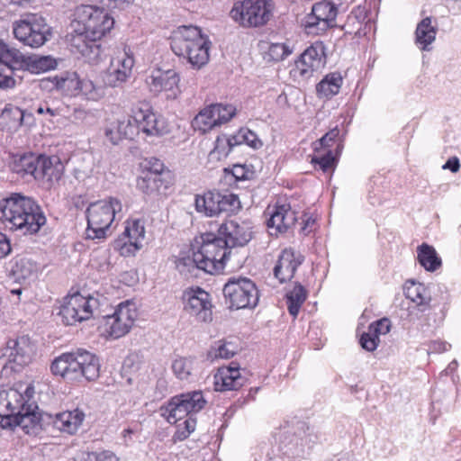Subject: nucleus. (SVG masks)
<instances>
[{
    "mask_svg": "<svg viewBox=\"0 0 461 461\" xmlns=\"http://www.w3.org/2000/svg\"><path fill=\"white\" fill-rule=\"evenodd\" d=\"M74 18L66 36L72 48L85 55L113 27L114 20L96 6L81 5L75 9Z\"/></svg>",
    "mask_w": 461,
    "mask_h": 461,
    "instance_id": "obj_1",
    "label": "nucleus"
},
{
    "mask_svg": "<svg viewBox=\"0 0 461 461\" xmlns=\"http://www.w3.org/2000/svg\"><path fill=\"white\" fill-rule=\"evenodd\" d=\"M0 221L11 230L34 234L46 223V217L34 200L14 193L0 201Z\"/></svg>",
    "mask_w": 461,
    "mask_h": 461,
    "instance_id": "obj_2",
    "label": "nucleus"
},
{
    "mask_svg": "<svg viewBox=\"0 0 461 461\" xmlns=\"http://www.w3.org/2000/svg\"><path fill=\"white\" fill-rule=\"evenodd\" d=\"M199 240H196V243L199 244L197 250L193 252L191 258H181L178 267L182 269L183 267L193 264L197 269L211 275L221 272L230 254L223 237L206 232L202 234Z\"/></svg>",
    "mask_w": 461,
    "mask_h": 461,
    "instance_id": "obj_3",
    "label": "nucleus"
},
{
    "mask_svg": "<svg viewBox=\"0 0 461 461\" xmlns=\"http://www.w3.org/2000/svg\"><path fill=\"white\" fill-rule=\"evenodd\" d=\"M99 370L97 357L84 349L63 353L50 365V371L54 375L68 381H79L83 377L87 381H94L99 377Z\"/></svg>",
    "mask_w": 461,
    "mask_h": 461,
    "instance_id": "obj_4",
    "label": "nucleus"
},
{
    "mask_svg": "<svg viewBox=\"0 0 461 461\" xmlns=\"http://www.w3.org/2000/svg\"><path fill=\"white\" fill-rule=\"evenodd\" d=\"M209 43L196 26H181L174 32L171 40L173 52L188 59L196 68L205 65L209 59Z\"/></svg>",
    "mask_w": 461,
    "mask_h": 461,
    "instance_id": "obj_5",
    "label": "nucleus"
},
{
    "mask_svg": "<svg viewBox=\"0 0 461 461\" xmlns=\"http://www.w3.org/2000/svg\"><path fill=\"white\" fill-rule=\"evenodd\" d=\"M121 211L122 203L116 198L92 203L86 209V237L91 240L105 238L116 214Z\"/></svg>",
    "mask_w": 461,
    "mask_h": 461,
    "instance_id": "obj_6",
    "label": "nucleus"
},
{
    "mask_svg": "<svg viewBox=\"0 0 461 461\" xmlns=\"http://www.w3.org/2000/svg\"><path fill=\"white\" fill-rule=\"evenodd\" d=\"M225 304L233 310L254 308L258 305V290L253 281L247 277H230L224 285Z\"/></svg>",
    "mask_w": 461,
    "mask_h": 461,
    "instance_id": "obj_7",
    "label": "nucleus"
},
{
    "mask_svg": "<svg viewBox=\"0 0 461 461\" xmlns=\"http://www.w3.org/2000/svg\"><path fill=\"white\" fill-rule=\"evenodd\" d=\"M273 10V0H243L235 4L230 15L243 26L258 27L270 20Z\"/></svg>",
    "mask_w": 461,
    "mask_h": 461,
    "instance_id": "obj_8",
    "label": "nucleus"
},
{
    "mask_svg": "<svg viewBox=\"0 0 461 461\" xmlns=\"http://www.w3.org/2000/svg\"><path fill=\"white\" fill-rule=\"evenodd\" d=\"M14 34L25 45L39 48L49 40L50 28L42 16L31 14L14 23Z\"/></svg>",
    "mask_w": 461,
    "mask_h": 461,
    "instance_id": "obj_9",
    "label": "nucleus"
},
{
    "mask_svg": "<svg viewBox=\"0 0 461 461\" xmlns=\"http://www.w3.org/2000/svg\"><path fill=\"white\" fill-rule=\"evenodd\" d=\"M96 305L97 300L94 297L74 294L65 297L58 315L65 325H74L90 319L93 315V308Z\"/></svg>",
    "mask_w": 461,
    "mask_h": 461,
    "instance_id": "obj_10",
    "label": "nucleus"
},
{
    "mask_svg": "<svg viewBox=\"0 0 461 461\" xmlns=\"http://www.w3.org/2000/svg\"><path fill=\"white\" fill-rule=\"evenodd\" d=\"M338 9L329 1H321L312 5L311 14L303 20V25L308 34L320 35L329 28L336 26Z\"/></svg>",
    "mask_w": 461,
    "mask_h": 461,
    "instance_id": "obj_11",
    "label": "nucleus"
},
{
    "mask_svg": "<svg viewBox=\"0 0 461 461\" xmlns=\"http://www.w3.org/2000/svg\"><path fill=\"white\" fill-rule=\"evenodd\" d=\"M35 354V346L28 336L9 339L3 348V357L14 371L29 365Z\"/></svg>",
    "mask_w": 461,
    "mask_h": 461,
    "instance_id": "obj_12",
    "label": "nucleus"
},
{
    "mask_svg": "<svg viewBox=\"0 0 461 461\" xmlns=\"http://www.w3.org/2000/svg\"><path fill=\"white\" fill-rule=\"evenodd\" d=\"M135 318L133 304L128 301L121 303L113 314L104 317V330L109 336L119 339L130 331Z\"/></svg>",
    "mask_w": 461,
    "mask_h": 461,
    "instance_id": "obj_13",
    "label": "nucleus"
},
{
    "mask_svg": "<svg viewBox=\"0 0 461 461\" xmlns=\"http://www.w3.org/2000/svg\"><path fill=\"white\" fill-rule=\"evenodd\" d=\"M184 310L197 321H212V302L210 294L200 287L188 288L183 294Z\"/></svg>",
    "mask_w": 461,
    "mask_h": 461,
    "instance_id": "obj_14",
    "label": "nucleus"
},
{
    "mask_svg": "<svg viewBox=\"0 0 461 461\" xmlns=\"http://www.w3.org/2000/svg\"><path fill=\"white\" fill-rule=\"evenodd\" d=\"M218 233L223 237L230 249L243 247L252 239V226L249 221L230 220L221 223Z\"/></svg>",
    "mask_w": 461,
    "mask_h": 461,
    "instance_id": "obj_15",
    "label": "nucleus"
},
{
    "mask_svg": "<svg viewBox=\"0 0 461 461\" xmlns=\"http://www.w3.org/2000/svg\"><path fill=\"white\" fill-rule=\"evenodd\" d=\"M179 76L173 69H155L146 77V84L150 92L167 93V98H175L178 94Z\"/></svg>",
    "mask_w": 461,
    "mask_h": 461,
    "instance_id": "obj_16",
    "label": "nucleus"
},
{
    "mask_svg": "<svg viewBox=\"0 0 461 461\" xmlns=\"http://www.w3.org/2000/svg\"><path fill=\"white\" fill-rule=\"evenodd\" d=\"M133 65L132 56L124 51L122 56L111 61L110 67L104 75V83L111 87L120 86L130 77Z\"/></svg>",
    "mask_w": 461,
    "mask_h": 461,
    "instance_id": "obj_17",
    "label": "nucleus"
},
{
    "mask_svg": "<svg viewBox=\"0 0 461 461\" xmlns=\"http://www.w3.org/2000/svg\"><path fill=\"white\" fill-rule=\"evenodd\" d=\"M37 411L38 406L34 402H32L31 405L18 415L1 420L0 424L4 429H14L19 426L26 433L33 432L37 426L42 427L41 421H43V417Z\"/></svg>",
    "mask_w": 461,
    "mask_h": 461,
    "instance_id": "obj_18",
    "label": "nucleus"
},
{
    "mask_svg": "<svg viewBox=\"0 0 461 461\" xmlns=\"http://www.w3.org/2000/svg\"><path fill=\"white\" fill-rule=\"evenodd\" d=\"M303 257L293 249H284L278 257L277 263L274 267V275L280 281L285 283L291 280L297 267L303 263Z\"/></svg>",
    "mask_w": 461,
    "mask_h": 461,
    "instance_id": "obj_19",
    "label": "nucleus"
},
{
    "mask_svg": "<svg viewBox=\"0 0 461 461\" xmlns=\"http://www.w3.org/2000/svg\"><path fill=\"white\" fill-rule=\"evenodd\" d=\"M245 384V378L240 375L237 363L231 362L229 366L218 369L214 375V387L216 391L238 390Z\"/></svg>",
    "mask_w": 461,
    "mask_h": 461,
    "instance_id": "obj_20",
    "label": "nucleus"
},
{
    "mask_svg": "<svg viewBox=\"0 0 461 461\" xmlns=\"http://www.w3.org/2000/svg\"><path fill=\"white\" fill-rule=\"evenodd\" d=\"M138 131L149 136L163 135L167 131L164 120L149 109H140L134 113Z\"/></svg>",
    "mask_w": 461,
    "mask_h": 461,
    "instance_id": "obj_21",
    "label": "nucleus"
},
{
    "mask_svg": "<svg viewBox=\"0 0 461 461\" xmlns=\"http://www.w3.org/2000/svg\"><path fill=\"white\" fill-rule=\"evenodd\" d=\"M297 221L296 212L288 204L276 207L267 221L269 229H276V232H286Z\"/></svg>",
    "mask_w": 461,
    "mask_h": 461,
    "instance_id": "obj_22",
    "label": "nucleus"
},
{
    "mask_svg": "<svg viewBox=\"0 0 461 461\" xmlns=\"http://www.w3.org/2000/svg\"><path fill=\"white\" fill-rule=\"evenodd\" d=\"M49 418L52 420V424L56 429L73 434L82 424L85 414L82 411L76 409L57 413L54 417L49 415Z\"/></svg>",
    "mask_w": 461,
    "mask_h": 461,
    "instance_id": "obj_23",
    "label": "nucleus"
},
{
    "mask_svg": "<svg viewBox=\"0 0 461 461\" xmlns=\"http://www.w3.org/2000/svg\"><path fill=\"white\" fill-rule=\"evenodd\" d=\"M32 391L31 387H27L25 394H23L17 389L7 388V401L5 402L6 417L16 416L32 404V402H30Z\"/></svg>",
    "mask_w": 461,
    "mask_h": 461,
    "instance_id": "obj_24",
    "label": "nucleus"
},
{
    "mask_svg": "<svg viewBox=\"0 0 461 461\" xmlns=\"http://www.w3.org/2000/svg\"><path fill=\"white\" fill-rule=\"evenodd\" d=\"M63 172L64 165L58 157H46L41 155L37 179H43L53 183L61 178Z\"/></svg>",
    "mask_w": 461,
    "mask_h": 461,
    "instance_id": "obj_25",
    "label": "nucleus"
},
{
    "mask_svg": "<svg viewBox=\"0 0 461 461\" xmlns=\"http://www.w3.org/2000/svg\"><path fill=\"white\" fill-rule=\"evenodd\" d=\"M137 188L148 196H155L167 189V183L158 173L144 172L137 179Z\"/></svg>",
    "mask_w": 461,
    "mask_h": 461,
    "instance_id": "obj_26",
    "label": "nucleus"
},
{
    "mask_svg": "<svg viewBox=\"0 0 461 461\" xmlns=\"http://www.w3.org/2000/svg\"><path fill=\"white\" fill-rule=\"evenodd\" d=\"M41 155L32 153L23 154L15 158L11 165L13 172L20 175L22 177L32 176L35 179L38 176Z\"/></svg>",
    "mask_w": 461,
    "mask_h": 461,
    "instance_id": "obj_27",
    "label": "nucleus"
},
{
    "mask_svg": "<svg viewBox=\"0 0 461 461\" xmlns=\"http://www.w3.org/2000/svg\"><path fill=\"white\" fill-rule=\"evenodd\" d=\"M23 63L21 71L28 70L31 73L40 74L54 68L57 66L56 60L50 56H30L26 57L22 53Z\"/></svg>",
    "mask_w": 461,
    "mask_h": 461,
    "instance_id": "obj_28",
    "label": "nucleus"
},
{
    "mask_svg": "<svg viewBox=\"0 0 461 461\" xmlns=\"http://www.w3.org/2000/svg\"><path fill=\"white\" fill-rule=\"evenodd\" d=\"M123 239L126 240L123 245L132 247V255L142 247L141 241L145 237V228L140 220H134L127 222L122 233Z\"/></svg>",
    "mask_w": 461,
    "mask_h": 461,
    "instance_id": "obj_29",
    "label": "nucleus"
},
{
    "mask_svg": "<svg viewBox=\"0 0 461 461\" xmlns=\"http://www.w3.org/2000/svg\"><path fill=\"white\" fill-rule=\"evenodd\" d=\"M437 28L431 24V17L422 19L415 31V41L422 50H429L430 45L436 40Z\"/></svg>",
    "mask_w": 461,
    "mask_h": 461,
    "instance_id": "obj_30",
    "label": "nucleus"
},
{
    "mask_svg": "<svg viewBox=\"0 0 461 461\" xmlns=\"http://www.w3.org/2000/svg\"><path fill=\"white\" fill-rule=\"evenodd\" d=\"M342 81V77L339 72H333L326 75L316 86L318 96L320 98L326 99L331 98L339 92Z\"/></svg>",
    "mask_w": 461,
    "mask_h": 461,
    "instance_id": "obj_31",
    "label": "nucleus"
},
{
    "mask_svg": "<svg viewBox=\"0 0 461 461\" xmlns=\"http://www.w3.org/2000/svg\"><path fill=\"white\" fill-rule=\"evenodd\" d=\"M219 192H207L203 195L195 196V209L198 212H203L206 216L219 214Z\"/></svg>",
    "mask_w": 461,
    "mask_h": 461,
    "instance_id": "obj_32",
    "label": "nucleus"
},
{
    "mask_svg": "<svg viewBox=\"0 0 461 461\" xmlns=\"http://www.w3.org/2000/svg\"><path fill=\"white\" fill-rule=\"evenodd\" d=\"M418 261L427 270L436 271L441 266V259L435 249L426 243L418 247Z\"/></svg>",
    "mask_w": 461,
    "mask_h": 461,
    "instance_id": "obj_33",
    "label": "nucleus"
},
{
    "mask_svg": "<svg viewBox=\"0 0 461 461\" xmlns=\"http://www.w3.org/2000/svg\"><path fill=\"white\" fill-rule=\"evenodd\" d=\"M116 136L112 137V143L118 144L122 139H133L139 134L138 123L132 117L118 120L116 122Z\"/></svg>",
    "mask_w": 461,
    "mask_h": 461,
    "instance_id": "obj_34",
    "label": "nucleus"
},
{
    "mask_svg": "<svg viewBox=\"0 0 461 461\" xmlns=\"http://www.w3.org/2000/svg\"><path fill=\"white\" fill-rule=\"evenodd\" d=\"M285 297L289 313L294 318H296L307 297L305 288L301 284H295L294 287L286 294Z\"/></svg>",
    "mask_w": 461,
    "mask_h": 461,
    "instance_id": "obj_35",
    "label": "nucleus"
},
{
    "mask_svg": "<svg viewBox=\"0 0 461 461\" xmlns=\"http://www.w3.org/2000/svg\"><path fill=\"white\" fill-rule=\"evenodd\" d=\"M56 87L67 95H77L81 80L77 73H66L64 76L55 77Z\"/></svg>",
    "mask_w": 461,
    "mask_h": 461,
    "instance_id": "obj_36",
    "label": "nucleus"
},
{
    "mask_svg": "<svg viewBox=\"0 0 461 461\" xmlns=\"http://www.w3.org/2000/svg\"><path fill=\"white\" fill-rule=\"evenodd\" d=\"M212 104L203 109L194 119L193 126L203 132L212 130L213 127L218 126L215 118Z\"/></svg>",
    "mask_w": 461,
    "mask_h": 461,
    "instance_id": "obj_37",
    "label": "nucleus"
},
{
    "mask_svg": "<svg viewBox=\"0 0 461 461\" xmlns=\"http://www.w3.org/2000/svg\"><path fill=\"white\" fill-rule=\"evenodd\" d=\"M301 56L316 70L325 64L324 47L321 42H316L308 47Z\"/></svg>",
    "mask_w": 461,
    "mask_h": 461,
    "instance_id": "obj_38",
    "label": "nucleus"
},
{
    "mask_svg": "<svg viewBox=\"0 0 461 461\" xmlns=\"http://www.w3.org/2000/svg\"><path fill=\"white\" fill-rule=\"evenodd\" d=\"M167 411H168L167 420L171 423H175L191 414L179 395L171 399Z\"/></svg>",
    "mask_w": 461,
    "mask_h": 461,
    "instance_id": "obj_39",
    "label": "nucleus"
},
{
    "mask_svg": "<svg viewBox=\"0 0 461 461\" xmlns=\"http://www.w3.org/2000/svg\"><path fill=\"white\" fill-rule=\"evenodd\" d=\"M305 439L300 435H294L290 439L285 438L283 441L284 453L293 457H300L305 452Z\"/></svg>",
    "mask_w": 461,
    "mask_h": 461,
    "instance_id": "obj_40",
    "label": "nucleus"
},
{
    "mask_svg": "<svg viewBox=\"0 0 461 461\" xmlns=\"http://www.w3.org/2000/svg\"><path fill=\"white\" fill-rule=\"evenodd\" d=\"M141 367V361L137 354L129 355L123 361L122 375L126 379L128 384H132L135 375Z\"/></svg>",
    "mask_w": 461,
    "mask_h": 461,
    "instance_id": "obj_41",
    "label": "nucleus"
},
{
    "mask_svg": "<svg viewBox=\"0 0 461 461\" xmlns=\"http://www.w3.org/2000/svg\"><path fill=\"white\" fill-rule=\"evenodd\" d=\"M179 396L191 414L200 411L206 404V401L201 391L188 392Z\"/></svg>",
    "mask_w": 461,
    "mask_h": 461,
    "instance_id": "obj_42",
    "label": "nucleus"
},
{
    "mask_svg": "<svg viewBox=\"0 0 461 461\" xmlns=\"http://www.w3.org/2000/svg\"><path fill=\"white\" fill-rule=\"evenodd\" d=\"M78 95H82L90 101H98L104 96L105 90L102 86H96L89 79H82Z\"/></svg>",
    "mask_w": 461,
    "mask_h": 461,
    "instance_id": "obj_43",
    "label": "nucleus"
},
{
    "mask_svg": "<svg viewBox=\"0 0 461 461\" xmlns=\"http://www.w3.org/2000/svg\"><path fill=\"white\" fill-rule=\"evenodd\" d=\"M20 68H14L12 62L3 63L0 66V89L12 88L15 85L16 73L20 72ZM21 78V76H18Z\"/></svg>",
    "mask_w": 461,
    "mask_h": 461,
    "instance_id": "obj_44",
    "label": "nucleus"
},
{
    "mask_svg": "<svg viewBox=\"0 0 461 461\" xmlns=\"http://www.w3.org/2000/svg\"><path fill=\"white\" fill-rule=\"evenodd\" d=\"M12 62L13 65L21 66L23 63L22 52L15 48L8 46L0 40V66L3 63Z\"/></svg>",
    "mask_w": 461,
    "mask_h": 461,
    "instance_id": "obj_45",
    "label": "nucleus"
},
{
    "mask_svg": "<svg viewBox=\"0 0 461 461\" xmlns=\"http://www.w3.org/2000/svg\"><path fill=\"white\" fill-rule=\"evenodd\" d=\"M23 120V112L17 106L6 105L0 115V121L9 124L10 127L21 125Z\"/></svg>",
    "mask_w": 461,
    "mask_h": 461,
    "instance_id": "obj_46",
    "label": "nucleus"
},
{
    "mask_svg": "<svg viewBox=\"0 0 461 461\" xmlns=\"http://www.w3.org/2000/svg\"><path fill=\"white\" fill-rule=\"evenodd\" d=\"M231 140L227 135L218 136L215 140L214 149L210 152V157L217 160H221L228 157L232 150Z\"/></svg>",
    "mask_w": 461,
    "mask_h": 461,
    "instance_id": "obj_47",
    "label": "nucleus"
},
{
    "mask_svg": "<svg viewBox=\"0 0 461 461\" xmlns=\"http://www.w3.org/2000/svg\"><path fill=\"white\" fill-rule=\"evenodd\" d=\"M219 213L236 212L240 208V202L238 195L231 193H220L219 197Z\"/></svg>",
    "mask_w": 461,
    "mask_h": 461,
    "instance_id": "obj_48",
    "label": "nucleus"
},
{
    "mask_svg": "<svg viewBox=\"0 0 461 461\" xmlns=\"http://www.w3.org/2000/svg\"><path fill=\"white\" fill-rule=\"evenodd\" d=\"M291 53L288 47L284 43H272L265 52L264 59L267 61H280Z\"/></svg>",
    "mask_w": 461,
    "mask_h": 461,
    "instance_id": "obj_49",
    "label": "nucleus"
},
{
    "mask_svg": "<svg viewBox=\"0 0 461 461\" xmlns=\"http://www.w3.org/2000/svg\"><path fill=\"white\" fill-rule=\"evenodd\" d=\"M314 71L316 69L300 56L290 73L296 79H307L312 76Z\"/></svg>",
    "mask_w": 461,
    "mask_h": 461,
    "instance_id": "obj_50",
    "label": "nucleus"
},
{
    "mask_svg": "<svg viewBox=\"0 0 461 461\" xmlns=\"http://www.w3.org/2000/svg\"><path fill=\"white\" fill-rule=\"evenodd\" d=\"M212 108L214 111L215 118L218 125L230 121L236 113V109L231 104H213Z\"/></svg>",
    "mask_w": 461,
    "mask_h": 461,
    "instance_id": "obj_51",
    "label": "nucleus"
},
{
    "mask_svg": "<svg viewBox=\"0 0 461 461\" xmlns=\"http://www.w3.org/2000/svg\"><path fill=\"white\" fill-rule=\"evenodd\" d=\"M192 362L191 360L179 357L173 361L172 370L176 376L181 380L187 379L191 374Z\"/></svg>",
    "mask_w": 461,
    "mask_h": 461,
    "instance_id": "obj_52",
    "label": "nucleus"
},
{
    "mask_svg": "<svg viewBox=\"0 0 461 461\" xmlns=\"http://www.w3.org/2000/svg\"><path fill=\"white\" fill-rule=\"evenodd\" d=\"M312 162L318 165L323 172H328L334 168L335 157L332 155V151L329 149L322 155L313 157Z\"/></svg>",
    "mask_w": 461,
    "mask_h": 461,
    "instance_id": "obj_53",
    "label": "nucleus"
},
{
    "mask_svg": "<svg viewBox=\"0 0 461 461\" xmlns=\"http://www.w3.org/2000/svg\"><path fill=\"white\" fill-rule=\"evenodd\" d=\"M359 342L364 349L371 352L377 348L379 337L368 329L367 332H364L361 335Z\"/></svg>",
    "mask_w": 461,
    "mask_h": 461,
    "instance_id": "obj_54",
    "label": "nucleus"
},
{
    "mask_svg": "<svg viewBox=\"0 0 461 461\" xmlns=\"http://www.w3.org/2000/svg\"><path fill=\"white\" fill-rule=\"evenodd\" d=\"M213 358L229 359L235 355L236 349L232 343H222L212 349Z\"/></svg>",
    "mask_w": 461,
    "mask_h": 461,
    "instance_id": "obj_55",
    "label": "nucleus"
},
{
    "mask_svg": "<svg viewBox=\"0 0 461 461\" xmlns=\"http://www.w3.org/2000/svg\"><path fill=\"white\" fill-rule=\"evenodd\" d=\"M412 300L414 303H416L417 307L420 312L426 311L429 307V303L431 302V296L428 289L423 285V291H420V294Z\"/></svg>",
    "mask_w": 461,
    "mask_h": 461,
    "instance_id": "obj_56",
    "label": "nucleus"
},
{
    "mask_svg": "<svg viewBox=\"0 0 461 461\" xmlns=\"http://www.w3.org/2000/svg\"><path fill=\"white\" fill-rule=\"evenodd\" d=\"M420 291H423V285L420 283H416L412 280L408 281L406 283L404 288L405 296L410 299L411 302L418 298V294H420Z\"/></svg>",
    "mask_w": 461,
    "mask_h": 461,
    "instance_id": "obj_57",
    "label": "nucleus"
},
{
    "mask_svg": "<svg viewBox=\"0 0 461 461\" xmlns=\"http://www.w3.org/2000/svg\"><path fill=\"white\" fill-rule=\"evenodd\" d=\"M390 321L386 318L381 319L369 326V330L376 334L377 337L385 335L390 331Z\"/></svg>",
    "mask_w": 461,
    "mask_h": 461,
    "instance_id": "obj_58",
    "label": "nucleus"
},
{
    "mask_svg": "<svg viewBox=\"0 0 461 461\" xmlns=\"http://www.w3.org/2000/svg\"><path fill=\"white\" fill-rule=\"evenodd\" d=\"M225 171L230 173L231 176L238 181L249 179V174H251V172L242 165H234L230 171L227 169H225Z\"/></svg>",
    "mask_w": 461,
    "mask_h": 461,
    "instance_id": "obj_59",
    "label": "nucleus"
},
{
    "mask_svg": "<svg viewBox=\"0 0 461 461\" xmlns=\"http://www.w3.org/2000/svg\"><path fill=\"white\" fill-rule=\"evenodd\" d=\"M339 134V130L336 126L332 128L330 131H328L324 136H322L319 140V144L321 147H330L331 143L338 138Z\"/></svg>",
    "mask_w": 461,
    "mask_h": 461,
    "instance_id": "obj_60",
    "label": "nucleus"
},
{
    "mask_svg": "<svg viewBox=\"0 0 461 461\" xmlns=\"http://www.w3.org/2000/svg\"><path fill=\"white\" fill-rule=\"evenodd\" d=\"M134 0H100L103 6L110 9L118 8L124 9L130 6Z\"/></svg>",
    "mask_w": 461,
    "mask_h": 461,
    "instance_id": "obj_61",
    "label": "nucleus"
},
{
    "mask_svg": "<svg viewBox=\"0 0 461 461\" xmlns=\"http://www.w3.org/2000/svg\"><path fill=\"white\" fill-rule=\"evenodd\" d=\"M243 135L244 144H247L248 146L252 147L254 149L261 145L257 135L250 130L247 128L243 129Z\"/></svg>",
    "mask_w": 461,
    "mask_h": 461,
    "instance_id": "obj_62",
    "label": "nucleus"
},
{
    "mask_svg": "<svg viewBox=\"0 0 461 461\" xmlns=\"http://www.w3.org/2000/svg\"><path fill=\"white\" fill-rule=\"evenodd\" d=\"M195 420L192 419V418H188L187 420H185L184 421V425H185V430H178L177 431V438L180 439V440H183L185 438H186L191 432H193L194 429H195Z\"/></svg>",
    "mask_w": 461,
    "mask_h": 461,
    "instance_id": "obj_63",
    "label": "nucleus"
},
{
    "mask_svg": "<svg viewBox=\"0 0 461 461\" xmlns=\"http://www.w3.org/2000/svg\"><path fill=\"white\" fill-rule=\"evenodd\" d=\"M10 252V241L5 234L0 232V258L6 257Z\"/></svg>",
    "mask_w": 461,
    "mask_h": 461,
    "instance_id": "obj_64",
    "label": "nucleus"
}]
</instances>
